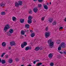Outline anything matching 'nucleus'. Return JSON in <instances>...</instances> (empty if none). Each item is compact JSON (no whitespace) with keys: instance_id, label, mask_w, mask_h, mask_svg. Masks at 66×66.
<instances>
[{"instance_id":"nucleus-1","label":"nucleus","mask_w":66,"mask_h":66,"mask_svg":"<svg viewBox=\"0 0 66 66\" xmlns=\"http://www.w3.org/2000/svg\"><path fill=\"white\" fill-rule=\"evenodd\" d=\"M47 43L48 44H50V48H53V45H54V42H52V40L51 39H49L47 41Z\"/></svg>"},{"instance_id":"nucleus-2","label":"nucleus","mask_w":66,"mask_h":66,"mask_svg":"<svg viewBox=\"0 0 66 66\" xmlns=\"http://www.w3.org/2000/svg\"><path fill=\"white\" fill-rule=\"evenodd\" d=\"M18 3L15 2V6L16 7H19V5H21L22 4V2L21 1H20L18 2Z\"/></svg>"},{"instance_id":"nucleus-3","label":"nucleus","mask_w":66,"mask_h":66,"mask_svg":"<svg viewBox=\"0 0 66 66\" xmlns=\"http://www.w3.org/2000/svg\"><path fill=\"white\" fill-rule=\"evenodd\" d=\"M10 28H11V27L9 26V25L7 24L4 27V31L5 32H6V31H7L8 30H9Z\"/></svg>"},{"instance_id":"nucleus-4","label":"nucleus","mask_w":66,"mask_h":66,"mask_svg":"<svg viewBox=\"0 0 66 66\" xmlns=\"http://www.w3.org/2000/svg\"><path fill=\"white\" fill-rule=\"evenodd\" d=\"M33 18L32 17V16H29L28 17V19H29L28 20V23H29V24H30L32 23V20L31 19H32Z\"/></svg>"},{"instance_id":"nucleus-5","label":"nucleus","mask_w":66,"mask_h":66,"mask_svg":"<svg viewBox=\"0 0 66 66\" xmlns=\"http://www.w3.org/2000/svg\"><path fill=\"white\" fill-rule=\"evenodd\" d=\"M50 35V32H46L45 34V36L46 38H47L48 37H49Z\"/></svg>"},{"instance_id":"nucleus-6","label":"nucleus","mask_w":66,"mask_h":66,"mask_svg":"<svg viewBox=\"0 0 66 66\" xmlns=\"http://www.w3.org/2000/svg\"><path fill=\"white\" fill-rule=\"evenodd\" d=\"M65 45H66L65 43L64 42H62L60 45V47H61L62 48H65Z\"/></svg>"},{"instance_id":"nucleus-7","label":"nucleus","mask_w":66,"mask_h":66,"mask_svg":"<svg viewBox=\"0 0 66 66\" xmlns=\"http://www.w3.org/2000/svg\"><path fill=\"white\" fill-rule=\"evenodd\" d=\"M10 45L11 46H15V42H10Z\"/></svg>"},{"instance_id":"nucleus-8","label":"nucleus","mask_w":66,"mask_h":66,"mask_svg":"<svg viewBox=\"0 0 66 66\" xmlns=\"http://www.w3.org/2000/svg\"><path fill=\"white\" fill-rule=\"evenodd\" d=\"M34 11L35 13H37L38 11V9L37 8H35L34 9Z\"/></svg>"},{"instance_id":"nucleus-9","label":"nucleus","mask_w":66,"mask_h":66,"mask_svg":"<svg viewBox=\"0 0 66 66\" xmlns=\"http://www.w3.org/2000/svg\"><path fill=\"white\" fill-rule=\"evenodd\" d=\"M9 32L10 33L12 34V33H13L14 32V30L12 29H11L9 30Z\"/></svg>"},{"instance_id":"nucleus-10","label":"nucleus","mask_w":66,"mask_h":66,"mask_svg":"<svg viewBox=\"0 0 66 66\" xmlns=\"http://www.w3.org/2000/svg\"><path fill=\"white\" fill-rule=\"evenodd\" d=\"M25 28L27 29H28L30 28V25L28 24H26L25 25Z\"/></svg>"},{"instance_id":"nucleus-11","label":"nucleus","mask_w":66,"mask_h":66,"mask_svg":"<svg viewBox=\"0 0 66 66\" xmlns=\"http://www.w3.org/2000/svg\"><path fill=\"white\" fill-rule=\"evenodd\" d=\"M53 56V55H52L51 53H50L48 55V57H49L50 59H51V58H52Z\"/></svg>"},{"instance_id":"nucleus-12","label":"nucleus","mask_w":66,"mask_h":66,"mask_svg":"<svg viewBox=\"0 0 66 66\" xmlns=\"http://www.w3.org/2000/svg\"><path fill=\"white\" fill-rule=\"evenodd\" d=\"M24 20L23 19H21L20 20V22L21 23H22L24 22Z\"/></svg>"},{"instance_id":"nucleus-13","label":"nucleus","mask_w":66,"mask_h":66,"mask_svg":"<svg viewBox=\"0 0 66 66\" xmlns=\"http://www.w3.org/2000/svg\"><path fill=\"white\" fill-rule=\"evenodd\" d=\"M17 18H16L15 16H13L12 18V20L13 21H14L15 20H17Z\"/></svg>"},{"instance_id":"nucleus-14","label":"nucleus","mask_w":66,"mask_h":66,"mask_svg":"<svg viewBox=\"0 0 66 66\" xmlns=\"http://www.w3.org/2000/svg\"><path fill=\"white\" fill-rule=\"evenodd\" d=\"M1 63L3 64H4L6 63V61L5 60H2V61Z\"/></svg>"},{"instance_id":"nucleus-15","label":"nucleus","mask_w":66,"mask_h":66,"mask_svg":"<svg viewBox=\"0 0 66 66\" xmlns=\"http://www.w3.org/2000/svg\"><path fill=\"white\" fill-rule=\"evenodd\" d=\"M37 7L38 8H41L42 7V4H39L38 5Z\"/></svg>"},{"instance_id":"nucleus-16","label":"nucleus","mask_w":66,"mask_h":66,"mask_svg":"<svg viewBox=\"0 0 66 66\" xmlns=\"http://www.w3.org/2000/svg\"><path fill=\"white\" fill-rule=\"evenodd\" d=\"M2 46L3 47H4V46H6V43L5 42H3L2 44Z\"/></svg>"},{"instance_id":"nucleus-17","label":"nucleus","mask_w":66,"mask_h":66,"mask_svg":"<svg viewBox=\"0 0 66 66\" xmlns=\"http://www.w3.org/2000/svg\"><path fill=\"white\" fill-rule=\"evenodd\" d=\"M34 50H35L36 51H37L38 50H39V47H37L35 48Z\"/></svg>"},{"instance_id":"nucleus-18","label":"nucleus","mask_w":66,"mask_h":66,"mask_svg":"<svg viewBox=\"0 0 66 66\" xmlns=\"http://www.w3.org/2000/svg\"><path fill=\"white\" fill-rule=\"evenodd\" d=\"M35 34L34 33H32L31 35V37H33L35 36Z\"/></svg>"},{"instance_id":"nucleus-19","label":"nucleus","mask_w":66,"mask_h":66,"mask_svg":"<svg viewBox=\"0 0 66 66\" xmlns=\"http://www.w3.org/2000/svg\"><path fill=\"white\" fill-rule=\"evenodd\" d=\"M25 34V32L23 30H21V35H24Z\"/></svg>"},{"instance_id":"nucleus-20","label":"nucleus","mask_w":66,"mask_h":66,"mask_svg":"<svg viewBox=\"0 0 66 66\" xmlns=\"http://www.w3.org/2000/svg\"><path fill=\"white\" fill-rule=\"evenodd\" d=\"M29 14H32L33 13L32 11L30 9L29 11Z\"/></svg>"},{"instance_id":"nucleus-21","label":"nucleus","mask_w":66,"mask_h":66,"mask_svg":"<svg viewBox=\"0 0 66 66\" xmlns=\"http://www.w3.org/2000/svg\"><path fill=\"white\" fill-rule=\"evenodd\" d=\"M1 7H2V6H5V4H4L3 3H2L1 4H0Z\"/></svg>"},{"instance_id":"nucleus-22","label":"nucleus","mask_w":66,"mask_h":66,"mask_svg":"<svg viewBox=\"0 0 66 66\" xmlns=\"http://www.w3.org/2000/svg\"><path fill=\"white\" fill-rule=\"evenodd\" d=\"M37 0H38V1L39 2H42L43 1V0H33V1L35 2L37 1Z\"/></svg>"},{"instance_id":"nucleus-23","label":"nucleus","mask_w":66,"mask_h":66,"mask_svg":"<svg viewBox=\"0 0 66 66\" xmlns=\"http://www.w3.org/2000/svg\"><path fill=\"white\" fill-rule=\"evenodd\" d=\"M13 62V60L12 59H10L9 61V63H11Z\"/></svg>"},{"instance_id":"nucleus-24","label":"nucleus","mask_w":66,"mask_h":66,"mask_svg":"<svg viewBox=\"0 0 66 66\" xmlns=\"http://www.w3.org/2000/svg\"><path fill=\"white\" fill-rule=\"evenodd\" d=\"M12 33H11L10 32H7V35H8V36H11L12 35Z\"/></svg>"},{"instance_id":"nucleus-25","label":"nucleus","mask_w":66,"mask_h":66,"mask_svg":"<svg viewBox=\"0 0 66 66\" xmlns=\"http://www.w3.org/2000/svg\"><path fill=\"white\" fill-rule=\"evenodd\" d=\"M1 15H5V12H1Z\"/></svg>"},{"instance_id":"nucleus-26","label":"nucleus","mask_w":66,"mask_h":66,"mask_svg":"<svg viewBox=\"0 0 66 66\" xmlns=\"http://www.w3.org/2000/svg\"><path fill=\"white\" fill-rule=\"evenodd\" d=\"M52 21H53V19H50L48 20V21H49L50 23H51L52 22Z\"/></svg>"},{"instance_id":"nucleus-27","label":"nucleus","mask_w":66,"mask_h":66,"mask_svg":"<svg viewBox=\"0 0 66 66\" xmlns=\"http://www.w3.org/2000/svg\"><path fill=\"white\" fill-rule=\"evenodd\" d=\"M44 7L46 10H47L48 9V7H47V5H45L44 6Z\"/></svg>"},{"instance_id":"nucleus-28","label":"nucleus","mask_w":66,"mask_h":66,"mask_svg":"<svg viewBox=\"0 0 66 66\" xmlns=\"http://www.w3.org/2000/svg\"><path fill=\"white\" fill-rule=\"evenodd\" d=\"M56 22L54 21L53 22V23H52V24L53 25V26L56 25Z\"/></svg>"},{"instance_id":"nucleus-29","label":"nucleus","mask_w":66,"mask_h":66,"mask_svg":"<svg viewBox=\"0 0 66 66\" xmlns=\"http://www.w3.org/2000/svg\"><path fill=\"white\" fill-rule=\"evenodd\" d=\"M24 46H25L24 45H23V43H22L21 44V47L22 48H23L24 47Z\"/></svg>"},{"instance_id":"nucleus-30","label":"nucleus","mask_w":66,"mask_h":66,"mask_svg":"<svg viewBox=\"0 0 66 66\" xmlns=\"http://www.w3.org/2000/svg\"><path fill=\"white\" fill-rule=\"evenodd\" d=\"M56 43L57 44H60V40H57Z\"/></svg>"},{"instance_id":"nucleus-31","label":"nucleus","mask_w":66,"mask_h":66,"mask_svg":"<svg viewBox=\"0 0 66 66\" xmlns=\"http://www.w3.org/2000/svg\"><path fill=\"white\" fill-rule=\"evenodd\" d=\"M23 44V45L24 46H27V43L26 42H24Z\"/></svg>"},{"instance_id":"nucleus-32","label":"nucleus","mask_w":66,"mask_h":66,"mask_svg":"<svg viewBox=\"0 0 66 66\" xmlns=\"http://www.w3.org/2000/svg\"><path fill=\"white\" fill-rule=\"evenodd\" d=\"M5 53H3L1 55V57H3V56H4V55H5Z\"/></svg>"},{"instance_id":"nucleus-33","label":"nucleus","mask_w":66,"mask_h":66,"mask_svg":"<svg viewBox=\"0 0 66 66\" xmlns=\"http://www.w3.org/2000/svg\"><path fill=\"white\" fill-rule=\"evenodd\" d=\"M20 37L21 39H23V38H24V37H23V36H22V35H21L20 36Z\"/></svg>"},{"instance_id":"nucleus-34","label":"nucleus","mask_w":66,"mask_h":66,"mask_svg":"<svg viewBox=\"0 0 66 66\" xmlns=\"http://www.w3.org/2000/svg\"><path fill=\"white\" fill-rule=\"evenodd\" d=\"M29 50V47L28 46L26 47L25 48V50L26 51H27Z\"/></svg>"},{"instance_id":"nucleus-35","label":"nucleus","mask_w":66,"mask_h":66,"mask_svg":"<svg viewBox=\"0 0 66 66\" xmlns=\"http://www.w3.org/2000/svg\"><path fill=\"white\" fill-rule=\"evenodd\" d=\"M61 46H60L58 48V50H59V51H60V50H61Z\"/></svg>"},{"instance_id":"nucleus-36","label":"nucleus","mask_w":66,"mask_h":66,"mask_svg":"<svg viewBox=\"0 0 66 66\" xmlns=\"http://www.w3.org/2000/svg\"><path fill=\"white\" fill-rule=\"evenodd\" d=\"M53 65H54V63L53 62L51 63L50 64V65L51 66H53Z\"/></svg>"},{"instance_id":"nucleus-37","label":"nucleus","mask_w":66,"mask_h":66,"mask_svg":"<svg viewBox=\"0 0 66 66\" xmlns=\"http://www.w3.org/2000/svg\"><path fill=\"white\" fill-rule=\"evenodd\" d=\"M9 57V56L7 54L6 55H5V58H6V59H7Z\"/></svg>"},{"instance_id":"nucleus-38","label":"nucleus","mask_w":66,"mask_h":66,"mask_svg":"<svg viewBox=\"0 0 66 66\" xmlns=\"http://www.w3.org/2000/svg\"><path fill=\"white\" fill-rule=\"evenodd\" d=\"M39 49L40 50H41L43 49V47H39Z\"/></svg>"},{"instance_id":"nucleus-39","label":"nucleus","mask_w":66,"mask_h":66,"mask_svg":"<svg viewBox=\"0 0 66 66\" xmlns=\"http://www.w3.org/2000/svg\"><path fill=\"white\" fill-rule=\"evenodd\" d=\"M42 21H44V17H43L41 19Z\"/></svg>"},{"instance_id":"nucleus-40","label":"nucleus","mask_w":66,"mask_h":66,"mask_svg":"<svg viewBox=\"0 0 66 66\" xmlns=\"http://www.w3.org/2000/svg\"><path fill=\"white\" fill-rule=\"evenodd\" d=\"M45 30H46V31H47L48 30V27H46L45 29Z\"/></svg>"},{"instance_id":"nucleus-41","label":"nucleus","mask_w":66,"mask_h":66,"mask_svg":"<svg viewBox=\"0 0 66 66\" xmlns=\"http://www.w3.org/2000/svg\"><path fill=\"white\" fill-rule=\"evenodd\" d=\"M63 27H61L59 29L60 30H61V29H63Z\"/></svg>"},{"instance_id":"nucleus-42","label":"nucleus","mask_w":66,"mask_h":66,"mask_svg":"<svg viewBox=\"0 0 66 66\" xmlns=\"http://www.w3.org/2000/svg\"><path fill=\"white\" fill-rule=\"evenodd\" d=\"M36 61H34L33 62V63L34 64H35L36 63Z\"/></svg>"},{"instance_id":"nucleus-43","label":"nucleus","mask_w":66,"mask_h":66,"mask_svg":"<svg viewBox=\"0 0 66 66\" xmlns=\"http://www.w3.org/2000/svg\"><path fill=\"white\" fill-rule=\"evenodd\" d=\"M60 52L61 54H62L63 53L62 52Z\"/></svg>"},{"instance_id":"nucleus-44","label":"nucleus","mask_w":66,"mask_h":66,"mask_svg":"<svg viewBox=\"0 0 66 66\" xmlns=\"http://www.w3.org/2000/svg\"><path fill=\"white\" fill-rule=\"evenodd\" d=\"M63 53L64 54H66V52L65 51H64L63 52Z\"/></svg>"},{"instance_id":"nucleus-45","label":"nucleus","mask_w":66,"mask_h":66,"mask_svg":"<svg viewBox=\"0 0 66 66\" xmlns=\"http://www.w3.org/2000/svg\"><path fill=\"white\" fill-rule=\"evenodd\" d=\"M36 62H39V60H36Z\"/></svg>"},{"instance_id":"nucleus-46","label":"nucleus","mask_w":66,"mask_h":66,"mask_svg":"<svg viewBox=\"0 0 66 66\" xmlns=\"http://www.w3.org/2000/svg\"><path fill=\"white\" fill-rule=\"evenodd\" d=\"M29 50H31V47H29Z\"/></svg>"},{"instance_id":"nucleus-47","label":"nucleus","mask_w":66,"mask_h":66,"mask_svg":"<svg viewBox=\"0 0 66 66\" xmlns=\"http://www.w3.org/2000/svg\"><path fill=\"white\" fill-rule=\"evenodd\" d=\"M15 60H16V62H17L18 61V59H16Z\"/></svg>"},{"instance_id":"nucleus-48","label":"nucleus","mask_w":66,"mask_h":66,"mask_svg":"<svg viewBox=\"0 0 66 66\" xmlns=\"http://www.w3.org/2000/svg\"><path fill=\"white\" fill-rule=\"evenodd\" d=\"M64 21H65V22H66V18H65Z\"/></svg>"},{"instance_id":"nucleus-49","label":"nucleus","mask_w":66,"mask_h":66,"mask_svg":"<svg viewBox=\"0 0 66 66\" xmlns=\"http://www.w3.org/2000/svg\"><path fill=\"white\" fill-rule=\"evenodd\" d=\"M9 50H10V49H11V47H9Z\"/></svg>"},{"instance_id":"nucleus-50","label":"nucleus","mask_w":66,"mask_h":66,"mask_svg":"<svg viewBox=\"0 0 66 66\" xmlns=\"http://www.w3.org/2000/svg\"><path fill=\"white\" fill-rule=\"evenodd\" d=\"M2 61L1 60V59H0V63H1V62Z\"/></svg>"},{"instance_id":"nucleus-51","label":"nucleus","mask_w":66,"mask_h":66,"mask_svg":"<svg viewBox=\"0 0 66 66\" xmlns=\"http://www.w3.org/2000/svg\"><path fill=\"white\" fill-rule=\"evenodd\" d=\"M30 32H31V33H32V32H33V31L32 30H30Z\"/></svg>"},{"instance_id":"nucleus-52","label":"nucleus","mask_w":66,"mask_h":66,"mask_svg":"<svg viewBox=\"0 0 66 66\" xmlns=\"http://www.w3.org/2000/svg\"><path fill=\"white\" fill-rule=\"evenodd\" d=\"M34 22H36V20H34Z\"/></svg>"},{"instance_id":"nucleus-53","label":"nucleus","mask_w":66,"mask_h":66,"mask_svg":"<svg viewBox=\"0 0 66 66\" xmlns=\"http://www.w3.org/2000/svg\"><path fill=\"white\" fill-rule=\"evenodd\" d=\"M28 66H32L31 64H29L28 65Z\"/></svg>"},{"instance_id":"nucleus-54","label":"nucleus","mask_w":66,"mask_h":66,"mask_svg":"<svg viewBox=\"0 0 66 66\" xmlns=\"http://www.w3.org/2000/svg\"><path fill=\"white\" fill-rule=\"evenodd\" d=\"M24 36H25L26 37L27 36V35H24Z\"/></svg>"},{"instance_id":"nucleus-55","label":"nucleus","mask_w":66,"mask_h":66,"mask_svg":"<svg viewBox=\"0 0 66 66\" xmlns=\"http://www.w3.org/2000/svg\"><path fill=\"white\" fill-rule=\"evenodd\" d=\"M47 5H49V3H47Z\"/></svg>"},{"instance_id":"nucleus-56","label":"nucleus","mask_w":66,"mask_h":66,"mask_svg":"<svg viewBox=\"0 0 66 66\" xmlns=\"http://www.w3.org/2000/svg\"><path fill=\"white\" fill-rule=\"evenodd\" d=\"M51 2H50V4L51 5Z\"/></svg>"},{"instance_id":"nucleus-57","label":"nucleus","mask_w":66,"mask_h":66,"mask_svg":"<svg viewBox=\"0 0 66 66\" xmlns=\"http://www.w3.org/2000/svg\"><path fill=\"white\" fill-rule=\"evenodd\" d=\"M27 32H29V30H27Z\"/></svg>"},{"instance_id":"nucleus-58","label":"nucleus","mask_w":66,"mask_h":66,"mask_svg":"<svg viewBox=\"0 0 66 66\" xmlns=\"http://www.w3.org/2000/svg\"><path fill=\"white\" fill-rule=\"evenodd\" d=\"M21 66H24V65H22Z\"/></svg>"},{"instance_id":"nucleus-59","label":"nucleus","mask_w":66,"mask_h":66,"mask_svg":"<svg viewBox=\"0 0 66 66\" xmlns=\"http://www.w3.org/2000/svg\"><path fill=\"white\" fill-rule=\"evenodd\" d=\"M24 60V58H23V60Z\"/></svg>"},{"instance_id":"nucleus-60","label":"nucleus","mask_w":66,"mask_h":66,"mask_svg":"<svg viewBox=\"0 0 66 66\" xmlns=\"http://www.w3.org/2000/svg\"><path fill=\"white\" fill-rule=\"evenodd\" d=\"M42 66H45V65H42Z\"/></svg>"},{"instance_id":"nucleus-61","label":"nucleus","mask_w":66,"mask_h":66,"mask_svg":"<svg viewBox=\"0 0 66 66\" xmlns=\"http://www.w3.org/2000/svg\"><path fill=\"white\" fill-rule=\"evenodd\" d=\"M26 32H27V31H26Z\"/></svg>"}]
</instances>
